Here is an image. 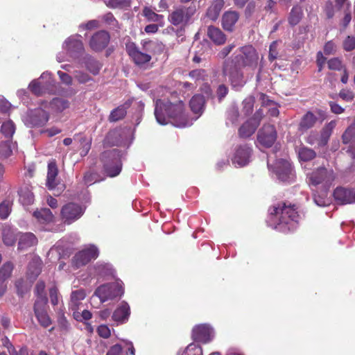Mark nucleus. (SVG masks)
<instances>
[{
  "label": "nucleus",
  "instance_id": "nucleus-22",
  "mask_svg": "<svg viewBox=\"0 0 355 355\" xmlns=\"http://www.w3.org/2000/svg\"><path fill=\"white\" fill-rule=\"evenodd\" d=\"M58 169L55 161H51L48 164L46 176V187L49 190H53L59 185L60 181L58 178Z\"/></svg>",
  "mask_w": 355,
  "mask_h": 355
},
{
  "label": "nucleus",
  "instance_id": "nucleus-45",
  "mask_svg": "<svg viewBox=\"0 0 355 355\" xmlns=\"http://www.w3.org/2000/svg\"><path fill=\"white\" fill-rule=\"evenodd\" d=\"M105 3L111 8H123L130 6V0H106Z\"/></svg>",
  "mask_w": 355,
  "mask_h": 355
},
{
  "label": "nucleus",
  "instance_id": "nucleus-18",
  "mask_svg": "<svg viewBox=\"0 0 355 355\" xmlns=\"http://www.w3.org/2000/svg\"><path fill=\"white\" fill-rule=\"evenodd\" d=\"M309 179L311 182L314 185L323 182L329 184L334 180V175L332 170L320 168L311 174Z\"/></svg>",
  "mask_w": 355,
  "mask_h": 355
},
{
  "label": "nucleus",
  "instance_id": "nucleus-40",
  "mask_svg": "<svg viewBox=\"0 0 355 355\" xmlns=\"http://www.w3.org/2000/svg\"><path fill=\"white\" fill-rule=\"evenodd\" d=\"M342 139L344 144H355V121L345 131Z\"/></svg>",
  "mask_w": 355,
  "mask_h": 355
},
{
  "label": "nucleus",
  "instance_id": "nucleus-38",
  "mask_svg": "<svg viewBox=\"0 0 355 355\" xmlns=\"http://www.w3.org/2000/svg\"><path fill=\"white\" fill-rule=\"evenodd\" d=\"M298 157L301 161L308 162L316 156L315 152L308 147L302 146L297 150Z\"/></svg>",
  "mask_w": 355,
  "mask_h": 355
},
{
  "label": "nucleus",
  "instance_id": "nucleus-20",
  "mask_svg": "<svg viewBox=\"0 0 355 355\" xmlns=\"http://www.w3.org/2000/svg\"><path fill=\"white\" fill-rule=\"evenodd\" d=\"M109 33L105 31L96 33L89 41L90 47L96 51L104 49L110 42Z\"/></svg>",
  "mask_w": 355,
  "mask_h": 355
},
{
  "label": "nucleus",
  "instance_id": "nucleus-2",
  "mask_svg": "<svg viewBox=\"0 0 355 355\" xmlns=\"http://www.w3.org/2000/svg\"><path fill=\"white\" fill-rule=\"evenodd\" d=\"M271 220L274 217L281 214L279 223L274 225V228L279 232H288L295 230L299 219V215L294 208V206H286L285 203L282 205L273 206L269 209Z\"/></svg>",
  "mask_w": 355,
  "mask_h": 355
},
{
  "label": "nucleus",
  "instance_id": "nucleus-47",
  "mask_svg": "<svg viewBox=\"0 0 355 355\" xmlns=\"http://www.w3.org/2000/svg\"><path fill=\"white\" fill-rule=\"evenodd\" d=\"M12 270L13 264L12 263L6 262L4 263L0 269V279L5 282L6 279L10 277Z\"/></svg>",
  "mask_w": 355,
  "mask_h": 355
},
{
  "label": "nucleus",
  "instance_id": "nucleus-21",
  "mask_svg": "<svg viewBox=\"0 0 355 355\" xmlns=\"http://www.w3.org/2000/svg\"><path fill=\"white\" fill-rule=\"evenodd\" d=\"M334 197L340 205L355 203L354 191L352 189L338 187L334 191Z\"/></svg>",
  "mask_w": 355,
  "mask_h": 355
},
{
  "label": "nucleus",
  "instance_id": "nucleus-31",
  "mask_svg": "<svg viewBox=\"0 0 355 355\" xmlns=\"http://www.w3.org/2000/svg\"><path fill=\"white\" fill-rule=\"evenodd\" d=\"M85 296L86 294L84 290L80 289L73 291L71 293V302L69 304L71 310L73 311H77L78 309L79 305L81 304V300L85 299Z\"/></svg>",
  "mask_w": 355,
  "mask_h": 355
},
{
  "label": "nucleus",
  "instance_id": "nucleus-56",
  "mask_svg": "<svg viewBox=\"0 0 355 355\" xmlns=\"http://www.w3.org/2000/svg\"><path fill=\"white\" fill-rule=\"evenodd\" d=\"M92 315L91 312L87 310H83L81 314L77 311H73V317L76 320H87L92 318Z\"/></svg>",
  "mask_w": 355,
  "mask_h": 355
},
{
  "label": "nucleus",
  "instance_id": "nucleus-23",
  "mask_svg": "<svg viewBox=\"0 0 355 355\" xmlns=\"http://www.w3.org/2000/svg\"><path fill=\"white\" fill-rule=\"evenodd\" d=\"M189 10L184 8L176 9L168 17L169 21L175 26L186 24L189 19Z\"/></svg>",
  "mask_w": 355,
  "mask_h": 355
},
{
  "label": "nucleus",
  "instance_id": "nucleus-61",
  "mask_svg": "<svg viewBox=\"0 0 355 355\" xmlns=\"http://www.w3.org/2000/svg\"><path fill=\"white\" fill-rule=\"evenodd\" d=\"M58 326L62 331H68L69 329V323L63 314L60 315L58 318Z\"/></svg>",
  "mask_w": 355,
  "mask_h": 355
},
{
  "label": "nucleus",
  "instance_id": "nucleus-44",
  "mask_svg": "<svg viewBox=\"0 0 355 355\" xmlns=\"http://www.w3.org/2000/svg\"><path fill=\"white\" fill-rule=\"evenodd\" d=\"M15 144H11L10 141L1 143L0 144V157L8 158L12 153V148Z\"/></svg>",
  "mask_w": 355,
  "mask_h": 355
},
{
  "label": "nucleus",
  "instance_id": "nucleus-46",
  "mask_svg": "<svg viewBox=\"0 0 355 355\" xmlns=\"http://www.w3.org/2000/svg\"><path fill=\"white\" fill-rule=\"evenodd\" d=\"M143 15L145 16L149 21L155 22H161L163 19V16L155 13L150 8H144L143 10Z\"/></svg>",
  "mask_w": 355,
  "mask_h": 355
},
{
  "label": "nucleus",
  "instance_id": "nucleus-29",
  "mask_svg": "<svg viewBox=\"0 0 355 355\" xmlns=\"http://www.w3.org/2000/svg\"><path fill=\"white\" fill-rule=\"evenodd\" d=\"M207 35L216 44H223L226 41L225 35L219 28L214 26L208 28Z\"/></svg>",
  "mask_w": 355,
  "mask_h": 355
},
{
  "label": "nucleus",
  "instance_id": "nucleus-4",
  "mask_svg": "<svg viewBox=\"0 0 355 355\" xmlns=\"http://www.w3.org/2000/svg\"><path fill=\"white\" fill-rule=\"evenodd\" d=\"M259 54L252 45H246L239 48L236 51L234 63L241 67H248L254 70L259 62Z\"/></svg>",
  "mask_w": 355,
  "mask_h": 355
},
{
  "label": "nucleus",
  "instance_id": "nucleus-3",
  "mask_svg": "<svg viewBox=\"0 0 355 355\" xmlns=\"http://www.w3.org/2000/svg\"><path fill=\"white\" fill-rule=\"evenodd\" d=\"M141 44L144 52L139 51L135 43L130 42L126 44L128 55L137 65L148 62L151 59L149 53H160L164 49L163 44L157 41L145 40L141 41Z\"/></svg>",
  "mask_w": 355,
  "mask_h": 355
},
{
  "label": "nucleus",
  "instance_id": "nucleus-51",
  "mask_svg": "<svg viewBox=\"0 0 355 355\" xmlns=\"http://www.w3.org/2000/svg\"><path fill=\"white\" fill-rule=\"evenodd\" d=\"M191 352H194V353L193 354V355L202 354V348L196 343L189 344L184 350V352L187 353V355H191Z\"/></svg>",
  "mask_w": 355,
  "mask_h": 355
},
{
  "label": "nucleus",
  "instance_id": "nucleus-5",
  "mask_svg": "<svg viewBox=\"0 0 355 355\" xmlns=\"http://www.w3.org/2000/svg\"><path fill=\"white\" fill-rule=\"evenodd\" d=\"M101 159L105 173L110 177H115L121 171V153L114 148L103 153Z\"/></svg>",
  "mask_w": 355,
  "mask_h": 355
},
{
  "label": "nucleus",
  "instance_id": "nucleus-9",
  "mask_svg": "<svg viewBox=\"0 0 355 355\" xmlns=\"http://www.w3.org/2000/svg\"><path fill=\"white\" fill-rule=\"evenodd\" d=\"M272 170L277 175V178L282 182H291L294 179V173L291 164L287 159H278Z\"/></svg>",
  "mask_w": 355,
  "mask_h": 355
},
{
  "label": "nucleus",
  "instance_id": "nucleus-28",
  "mask_svg": "<svg viewBox=\"0 0 355 355\" xmlns=\"http://www.w3.org/2000/svg\"><path fill=\"white\" fill-rule=\"evenodd\" d=\"M318 120L317 116L311 112H306L302 118L299 130L301 131H306L314 126Z\"/></svg>",
  "mask_w": 355,
  "mask_h": 355
},
{
  "label": "nucleus",
  "instance_id": "nucleus-17",
  "mask_svg": "<svg viewBox=\"0 0 355 355\" xmlns=\"http://www.w3.org/2000/svg\"><path fill=\"white\" fill-rule=\"evenodd\" d=\"M252 150L247 145L238 147L232 159V164L237 167L247 165L250 161Z\"/></svg>",
  "mask_w": 355,
  "mask_h": 355
},
{
  "label": "nucleus",
  "instance_id": "nucleus-32",
  "mask_svg": "<svg viewBox=\"0 0 355 355\" xmlns=\"http://www.w3.org/2000/svg\"><path fill=\"white\" fill-rule=\"evenodd\" d=\"M259 125V121L252 122L250 120L245 123L239 129V135L241 137L251 136Z\"/></svg>",
  "mask_w": 355,
  "mask_h": 355
},
{
  "label": "nucleus",
  "instance_id": "nucleus-41",
  "mask_svg": "<svg viewBox=\"0 0 355 355\" xmlns=\"http://www.w3.org/2000/svg\"><path fill=\"white\" fill-rule=\"evenodd\" d=\"M31 283L32 282H31L28 279L26 281L24 280L23 279H17L15 282V287L17 294L22 297L26 292L28 291Z\"/></svg>",
  "mask_w": 355,
  "mask_h": 355
},
{
  "label": "nucleus",
  "instance_id": "nucleus-35",
  "mask_svg": "<svg viewBox=\"0 0 355 355\" xmlns=\"http://www.w3.org/2000/svg\"><path fill=\"white\" fill-rule=\"evenodd\" d=\"M19 201L24 206L30 205L34 202V195L31 190L26 187L19 191Z\"/></svg>",
  "mask_w": 355,
  "mask_h": 355
},
{
  "label": "nucleus",
  "instance_id": "nucleus-60",
  "mask_svg": "<svg viewBox=\"0 0 355 355\" xmlns=\"http://www.w3.org/2000/svg\"><path fill=\"white\" fill-rule=\"evenodd\" d=\"M74 77L80 83H85L91 80L87 73L82 71H76Z\"/></svg>",
  "mask_w": 355,
  "mask_h": 355
},
{
  "label": "nucleus",
  "instance_id": "nucleus-19",
  "mask_svg": "<svg viewBox=\"0 0 355 355\" xmlns=\"http://www.w3.org/2000/svg\"><path fill=\"white\" fill-rule=\"evenodd\" d=\"M46 297H41L40 300L35 301L34 305L35 316L37 317L40 324L44 327H47L51 324V320L50 318L49 317V315L44 309V307L46 304Z\"/></svg>",
  "mask_w": 355,
  "mask_h": 355
},
{
  "label": "nucleus",
  "instance_id": "nucleus-55",
  "mask_svg": "<svg viewBox=\"0 0 355 355\" xmlns=\"http://www.w3.org/2000/svg\"><path fill=\"white\" fill-rule=\"evenodd\" d=\"M239 117V111L236 107L232 106L227 112V119L232 122V123H235L238 121Z\"/></svg>",
  "mask_w": 355,
  "mask_h": 355
},
{
  "label": "nucleus",
  "instance_id": "nucleus-58",
  "mask_svg": "<svg viewBox=\"0 0 355 355\" xmlns=\"http://www.w3.org/2000/svg\"><path fill=\"white\" fill-rule=\"evenodd\" d=\"M277 46L278 42L276 41L273 42L270 46L268 58L270 61H273L277 58Z\"/></svg>",
  "mask_w": 355,
  "mask_h": 355
},
{
  "label": "nucleus",
  "instance_id": "nucleus-15",
  "mask_svg": "<svg viewBox=\"0 0 355 355\" xmlns=\"http://www.w3.org/2000/svg\"><path fill=\"white\" fill-rule=\"evenodd\" d=\"M277 139L275 128L272 125H265L258 133V142L264 147L272 146Z\"/></svg>",
  "mask_w": 355,
  "mask_h": 355
},
{
  "label": "nucleus",
  "instance_id": "nucleus-62",
  "mask_svg": "<svg viewBox=\"0 0 355 355\" xmlns=\"http://www.w3.org/2000/svg\"><path fill=\"white\" fill-rule=\"evenodd\" d=\"M3 243L6 245H12L15 243V239L12 232L4 233L3 235Z\"/></svg>",
  "mask_w": 355,
  "mask_h": 355
},
{
  "label": "nucleus",
  "instance_id": "nucleus-27",
  "mask_svg": "<svg viewBox=\"0 0 355 355\" xmlns=\"http://www.w3.org/2000/svg\"><path fill=\"white\" fill-rule=\"evenodd\" d=\"M37 242V238L32 233L27 232L20 234L18 242V249L19 250H26L35 245Z\"/></svg>",
  "mask_w": 355,
  "mask_h": 355
},
{
  "label": "nucleus",
  "instance_id": "nucleus-11",
  "mask_svg": "<svg viewBox=\"0 0 355 355\" xmlns=\"http://www.w3.org/2000/svg\"><path fill=\"white\" fill-rule=\"evenodd\" d=\"M98 256V248L91 245L76 254L73 258V263L76 267L79 268L80 266L86 265L91 260L96 259Z\"/></svg>",
  "mask_w": 355,
  "mask_h": 355
},
{
  "label": "nucleus",
  "instance_id": "nucleus-43",
  "mask_svg": "<svg viewBox=\"0 0 355 355\" xmlns=\"http://www.w3.org/2000/svg\"><path fill=\"white\" fill-rule=\"evenodd\" d=\"M2 134L7 138H11L15 133V126L12 121L3 123L1 128Z\"/></svg>",
  "mask_w": 355,
  "mask_h": 355
},
{
  "label": "nucleus",
  "instance_id": "nucleus-25",
  "mask_svg": "<svg viewBox=\"0 0 355 355\" xmlns=\"http://www.w3.org/2000/svg\"><path fill=\"white\" fill-rule=\"evenodd\" d=\"M130 313V309L128 304L122 302L121 305L114 311L112 318L116 322H124L128 320Z\"/></svg>",
  "mask_w": 355,
  "mask_h": 355
},
{
  "label": "nucleus",
  "instance_id": "nucleus-16",
  "mask_svg": "<svg viewBox=\"0 0 355 355\" xmlns=\"http://www.w3.org/2000/svg\"><path fill=\"white\" fill-rule=\"evenodd\" d=\"M214 336L213 329L208 324H199L193 327L192 337L196 341L207 343Z\"/></svg>",
  "mask_w": 355,
  "mask_h": 355
},
{
  "label": "nucleus",
  "instance_id": "nucleus-50",
  "mask_svg": "<svg viewBox=\"0 0 355 355\" xmlns=\"http://www.w3.org/2000/svg\"><path fill=\"white\" fill-rule=\"evenodd\" d=\"M343 47L346 51H351L355 49V37L347 36L343 42Z\"/></svg>",
  "mask_w": 355,
  "mask_h": 355
},
{
  "label": "nucleus",
  "instance_id": "nucleus-7",
  "mask_svg": "<svg viewBox=\"0 0 355 355\" xmlns=\"http://www.w3.org/2000/svg\"><path fill=\"white\" fill-rule=\"evenodd\" d=\"M223 74L228 76L233 88L239 89L245 84L241 67L234 63L233 60H226L223 66Z\"/></svg>",
  "mask_w": 355,
  "mask_h": 355
},
{
  "label": "nucleus",
  "instance_id": "nucleus-59",
  "mask_svg": "<svg viewBox=\"0 0 355 355\" xmlns=\"http://www.w3.org/2000/svg\"><path fill=\"white\" fill-rule=\"evenodd\" d=\"M97 332L101 337L104 338H109L111 334L110 328L105 324L100 325L97 329Z\"/></svg>",
  "mask_w": 355,
  "mask_h": 355
},
{
  "label": "nucleus",
  "instance_id": "nucleus-10",
  "mask_svg": "<svg viewBox=\"0 0 355 355\" xmlns=\"http://www.w3.org/2000/svg\"><path fill=\"white\" fill-rule=\"evenodd\" d=\"M84 213V209L79 205L68 203L62 207L61 216L62 220L67 224H71L79 219Z\"/></svg>",
  "mask_w": 355,
  "mask_h": 355
},
{
  "label": "nucleus",
  "instance_id": "nucleus-52",
  "mask_svg": "<svg viewBox=\"0 0 355 355\" xmlns=\"http://www.w3.org/2000/svg\"><path fill=\"white\" fill-rule=\"evenodd\" d=\"M340 98L347 102H351L354 98V94L351 89H343L338 94Z\"/></svg>",
  "mask_w": 355,
  "mask_h": 355
},
{
  "label": "nucleus",
  "instance_id": "nucleus-36",
  "mask_svg": "<svg viewBox=\"0 0 355 355\" xmlns=\"http://www.w3.org/2000/svg\"><path fill=\"white\" fill-rule=\"evenodd\" d=\"M69 103L68 101L60 98H55L53 99V101L49 103L50 109L53 112H60L69 107Z\"/></svg>",
  "mask_w": 355,
  "mask_h": 355
},
{
  "label": "nucleus",
  "instance_id": "nucleus-1",
  "mask_svg": "<svg viewBox=\"0 0 355 355\" xmlns=\"http://www.w3.org/2000/svg\"><path fill=\"white\" fill-rule=\"evenodd\" d=\"M155 116L158 123L166 125L171 122L178 128H184L191 125V123L184 118L183 114V104L180 101L173 104L168 101L157 99L155 102Z\"/></svg>",
  "mask_w": 355,
  "mask_h": 355
},
{
  "label": "nucleus",
  "instance_id": "nucleus-57",
  "mask_svg": "<svg viewBox=\"0 0 355 355\" xmlns=\"http://www.w3.org/2000/svg\"><path fill=\"white\" fill-rule=\"evenodd\" d=\"M58 75L60 78V80H61V82L63 84H65L66 85H68V86H69L72 84V82H73L72 77L71 76H69V74H67V73L63 72L62 71H58Z\"/></svg>",
  "mask_w": 355,
  "mask_h": 355
},
{
  "label": "nucleus",
  "instance_id": "nucleus-30",
  "mask_svg": "<svg viewBox=\"0 0 355 355\" xmlns=\"http://www.w3.org/2000/svg\"><path fill=\"white\" fill-rule=\"evenodd\" d=\"M33 216L42 224L49 223L53 220V215L47 208L41 209L33 212Z\"/></svg>",
  "mask_w": 355,
  "mask_h": 355
},
{
  "label": "nucleus",
  "instance_id": "nucleus-48",
  "mask_svg": "<svg viewBox=\"0 0 355 355\" xmlns=\"http://www.w3.org/2000/svg\"><path fill=\"white\" fill-rule=\"evenodd\" d=\"M254 103V98L252 96H248L243 100L242 112L244 115L247 116L252 112Z\"/></svg>",
  "mask_w": 355,
  "mask_h": 355
},
{
  "label": "nucleus",
  "instance_id": "nucleus-26",
  "mask_svg": "<svg viewBox=\"0 0 355 355\" xmlns=\"http://www.w3.org/2000/svg\"><path fill=\"white\" fill-rule=\"evenodd\" d=\"M239 19V14L235 11H227L222 17V26L225 31H232Z\"/></svg>",
  "mask_w": 355,
  "mask_h": 355
},
{
  "label": "nucleus",
  "instance_id": "nucleus-14",
  "mask_svg": "<svg viewBox=\"0 0 355 355\" xmlns=\"http://www.w3.org/2000/svg\"><path fill=\"white\" fill-rule=\"evenodd\" d=\"M53 80L49 72H44L40 79L34 80L29 84L30 90L37 96L42 95L46 89L53 85Z\"/></svg>",
  "mask_w": 355,
  "mask_h": 355
},
{
  "label": "nucleus",
  "instance_id": "nucleus-54",
  "mask_svg": "<svg viewBox=\"0 0 355 355\" xmlns=\"http://www.w3.org/2000/svg\"><path fill=\"white\" fill-rule=\"evenodd\" d=\"M10 212V205L8 201H4L0 205V217L6 218Z\"/></svg>",
  "mask_w": 355,
  "mask_h": 355
},
{
  "label": "nucleus",
  "instance_id": "nucleus-8",
  "mask_svg": "<svg viewBox=\"0 0 355 355\" xmlns=\"http://www.w3.org/2000/svg\"><path fill=\"white\" fill-rule=\"evenodd\" d=\"M123 293L120 282H116L99 286L95 291L94 295L97 296L101 302L121 296Z\"/></svg>",
  "mask_w": 355,
  "mask_h": 355
},
{
  "label": "nucleus",
  "instance_id": "nucleus-6",
  "mask_svg": "<svg viewBox=\"0 0 355 355\" xmlns=\"http://www.w3.org/2000/svg\"><path fill=\"white\" fill-rule=\"evenodd\" d=\"M336 123V121L333 120L325 125L320 133L315 131L310 132L306 138V143L318 147L326 146Z\"/></svg>",
  "mask_w": 355,
  "mask_h": 355
},
{
  "label": "nucleus",
  "instance_id": "nucleus-53",
  "mask_svg": "<svg viewBox=\"0 0 355 355\" xmlns=\"http://www.w3.org/2000/svg\"><path fill=\"white\" fill-rule=\"evenodd\" d=\"M328 67L331 70H341L343 67L342 61L337 58H334L332 59H330L328 62Z\"/></svg>",
  "mask_w": 355,
  "mask_h": 355
},
{
  "label": "nucleus",
  "instance_id": "nucleus-34",
  "mask_svg": "<svg viewBox=\"0 0 355 355\" xmlns=\"http://www.w3.org/2000/svg\"><path fill=\"white\" fill-rule=\"evenodd\" d=\"M205 98L202 95H195L190 101L191 110L198 114H201L204 108Z\"/></svg>",
  "mask_w": 355,
  "mask_h": 355
},
{
  "label": "nucleus",
  "instance_id": "nucleus-37",
  "mask_svg": "<svg viewBox=\"0 0 355 355\" xmlns=\"http://www.w3.org/2000/svg\"><path fill=\"white\" fill-rule=\"evenodd\" d=\"M85 66L94 75L98 74L102 67L99 62L89 55L85 58Z\"/></svg>",
  "mask_w": 355,
  "mask_h": 355
},
{
  "label": "nucleus",
  "instance_id": "nucleus-42",
  "mask_svg": "<svg viewBox=\"0 0 355 355\" xmlns=\"http://www.w3.org/2000/svg\"><path fill=\"white\" fill-rule=\"evenodd\" d=\"M302 16V8L300 6H294L290 12L288 21L291 25L295 26L300 22Z\"/></svg>",
  "mask_w": 355,
  "mask_h": 355
},
{
  "label": "nucleus",
  "instance_id": "nucleus-33",
  "mask_svg": "<svg viewBox=\"0 0 355 355\" xmlns=\"http://www.w3.org/2000/svg\"><path fill=\"white\" fill-rule=\"evenodd\" d=\"M223 0H214L211 6L208 8L207 15L211 20H216L223 8Z\"/></svg>",
  "mask_w": 355,
  "mask_h": 355
},
{
  "label": "nucleus",
  "instance_id": "nucleus-49",
  "mask_svg": "<svg viewBox=\"0 0 355 355\" xmlns=\"http://www.w3.org/2000/svg\"><path fill=\"white\" fill-rule=\"evenodd\" d=\"M314 202L319 207H325L331 203V200L326 196V193H323L322 196L314 195Z\"/></svg>",
  "mask_w": 355,
  "mask_h": 355
},
{
  "label": "nucleus",
  "instance_id": "nucleus-13",
  "mask_svg": "<svg viewBox=\"0 0 355 355\" xmlns=\"http://www.w3.org/2000/svg\"><path fill=\"white\" fill-rule=\"evenodd\" d=\"M24 122L28 126H42L49 120V114L42 108L31 111L24 118Z\"/></svg>",
  "mask_w": 355,
  "mask_h": 355
},
{
  "label": "nucleus",
  "instance_id": "nucleus-39",
  "mask_svg": "<svg viewBox=\"0 0 355 355\" xmlns=\"http://www.w3.org/2000/svg\"><path fill=\"white\" fill-rule=\"evenodd\" d=\"M129 106L128 103L123 105L119 106L116 109L112 111L110 113L109 119L110 121H117L123 119L126 114V109Z\"/></svg>",
  "mask_w": 355,
  "mask_h": 355
},
{
  "label": "nucleus",
  "instance_id": "nucleus-12",
  "mask_svg": "<svg viewBox=\"0 0 355 355\" xmlns=\"http://www.w3.org/2000/svg\"><path fill=\"white\" fill-rule=\"evenodd\" d=\"M81 36L76 35L69 37L63 44V49L67 52V54L73 58H78L83 52L84 48L80 40Z\"/></svg>",
  "mask_w": 355,
  "mask_h": 355
},
{
  "label": "nucleus",
  "instance_id": "nucleus-64",
  "mask_svg": "<svg viewBox=\"0 0 355 355\" xmlns=\"http://www.w3.org/2000/svg\"><path fill=\"white\" fill-rule=\"evenodd\" d=\"M336 44L332 41H329L325 44L324 47V51L325 54L330 55L336 51Z\"/></svg>",
  "mask_w": 355,
  "mask_h": 355
},
{
  "label": "nucleus",
  "instance_id": "nucleus-63",
  "mask_svg": "<svg viewBox=\"0 0 355 355\" xmlns=\"http://www.w3.org/2000/svg\"><path fill=\"white\" fill-rule=\"evenodd\" d=\"M106 355H123L122 347L120 345H114L107 352Z\"/></svg>",
  "mask_w": 355,
  "mask_h": 355
},
{
  "label": "nucleus",
  "instance_id": "nucleus-24",
  "mask_svg": "<svg viewBox=\"0 0 355 355\" xmlns=\"http://www.w3.org/2000/svg\"><path fill=\"white\" fill-rule=\"evenodd\" d=\"M42 261L39 257H33L28 264L27 270V279L33 282L41 272Z\"/></svg>",
  "mask_w": 355,
  "mask_h": 355
}]
</instances>
